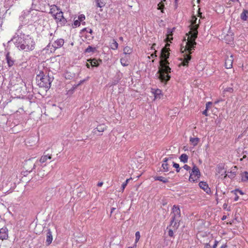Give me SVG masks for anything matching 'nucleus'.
<instances>
[{
    "instance_id": "nucleus-1",
    "label": "nucleus",
    "mask_w": 248,
    "mask_h": 248,
    "mask_svg": "<svg viewBox=\"0 0 248 248\" xmlns=\"http://www.w3.org/2000/svg\"><path fill=\"white\" fill-rule=\"evenodd\" d=\"M197 18L196 16H193L191 20L192 26L190 31L188 33H186V35L188 36L187 41L185 38L186 41V46L184 47V50L183 48H181V51L183 53L186 51V53L184 54V60L182 62V64L184 66L188 65L189 61L191 60V57L190 54L192 51L195 50L196 45L197 44L195 42V39L197 37L198 35V29L199 28V24L197 23Z\"/></svg>"
},
{
    "instance_id": "nucleus-2",
    "label": "nucleus",
    "mask_w": 248,
    "mask_h": 248,
    "mask_svg": "<svg viewBox=\"0 0 248 248\" xmlns=\"http://www.w3.org/2000/svg\"><path fill=\"white\" fill-rule=\"evenodd\" d=\"M169 46V44H167L166 46L161 50V57L162 60L160 62V68L158 71L159 78L161 82L165 83L169 81L170 78L169 74L170 73L171 69L168 65L169 62L167 61L170 55V49L167 48V46Z\"/></svg>"
},
{
    "instance_id": "nucleus-3",
    "label": "nucleus",
    "mask_w": 248,
    "mask_h": 248,
    "mask_svg": "<svg viewBox=\"0 0 248 248\" xmlns=\"http://www.w3.org/2000/svg\"><path fill=\"white\" fill-rule=\"evenodd\" d=\"M16 46L19 49L28 52L33 50L35 46V42L29 35L23 34L20 36H15L11 39Z\"/></svg>"
},
{
    "instance_id": "nucleus-4",
    "label": "nucleus",
    "mask_w": 248,
    "mask_h": 248,
    "mask_svg": "<svg viewBox=\"0 0 248 248\" xmlns=\"http://www.w3.org/2000/svg\"><path fill=\"white\" fill-rule=\"evenodd\" d=\"M171 214L170 226H172L174 229H177L179 226L180 221L181 212L179 207L175 205H173Z\"/></svg>"
},
{
    "instance_id": "nucleus-5",
    "label": "nucleus",
    "mask_w": 248,
    "mask_h": 248,
    "mask_svg": "<svg viewBox=\"0 0 248 248\" xmlns=\"http://www.w3.org/2000/svg\"><path fill=\"white\" fill-rule=\"evenodd\" d=\"M52 80L48 75L45 77H42L39 79L38 85L41 87H45L49 89L51 86V83Z\"/></svg>"
},
{
    "instance_id": "nucleus-6",
    "label": "nucleus",
    "mask_w": 248,
    "mask_h": 248,
    "mask_svg": "<svg viewBox=\"0 0 248 248\" xmlns=\"http://www.w3.org/2000/svg\"><path fill=\"white\" fill-rule=\"evenodd\" d=\"M53 17L57 22H59L61 26L64 25L67 22L66 19L63 17V12L61 10Z\"/></svg>"
},
{
    "instance_id": "nucleus-7",
    "label": "nucleus",
    "mask_w": 248,
    "mask_h": 248,
    "mask_svg": "<svg viewBox=\"0 0 248 248\" xmlns=\"http://www.w3.org/2000/svg\"><path fill=\"white\" fill-rule=\"evenodd\" d=\"M233 61V56L232 55L230 56H227L225 62V66L227 69L231 68L232 66V63Z\"/></svg>"
},
{
    "instance_id": "nucleus-8",
    "label": "nucleus",
    "mask_w": 248,
    "mask_h": 248,
    "mask_svg": "<svg viewBox=\"0 0 248 248\" xmlns=\"http://www.w3.org/2000/svg\"><path fill=\"white\" fill-rule=\"evenodd\" d=\"M8 238V230L6 227H3L0 229V239L6 240Z\"/></svg>"
},
{
    "instance_id": "nucleus-9",
    "label": "nucleus",
    "mask_w": 248,
    "mask_h": 248,
    "mask_svg": "<svg viewBox=\"0 0 248 248\" xmlns=\"http://www.w3.org/2000/svg\"><path fill=\"white\" fill-rule=\"evenodd\" d=\"M195 175L196 176L200 177L201 173L198 168L194 165L192 169V171L190 173V176L189 180H193V176Z\"/></svg>"
},
{
    "instance_id": "nucleus-10",
    "label": "nucleus",
    "mask_w": 248,
    "mask_h": 248,
    "mask_svg": "<svg viewBox=\"0 0 248 248\" xmlns=\"http://www.w3.org/2000/svg\"><path fill=\"white\" fill-rule=\"evenodd\" d=\"M64 42V40L62 39H57L53 43L52 46L55 48V49L60 48L63 45Z\"/></svg>"
},
{
    "instance_id": "nucleus-11",
    "label": "nucleus",
    "mask_w": 248,
    "mask_h": 248,
    "mask_svg": "<svg viewBox=\"0 0 248 248\" xmlns=\"http://www.w3.org/2000/svg\"><path fill=\"white\" fill-rule=\"evenodd\" d=\"M199 186L200 188L204 190L207 193H209L211 192L210 188L206 182L203 181L200 182L199 184Z\"/></svg>"
},
{
    "instance_id": "nucleus-12",
    "label": "nucleus",
    "mask_w": 248,
    "mask_h": 248,
    "mask_svg": "<svg viewBox=\"0 0 248 248\" xmlns=\"http://www.w3.org/2000/svg\"><path fill=\"white\" fill-rule=\"evenodd\" d=\"M53 240V236L52 234V232H51L50 230H48L47 232L46 233V245L49 246L52 241Z\"/></svg>"
},
{
    "instance_id": "nucleus-13",
    "label": "nucleus",
    "mask_w": 248,
    "mask_h": 248,
    "mask_svg": "<svg viewBox=\"0 0 248 248\" xmlns=\"http://www.w3.org/2000/svg\"><path fill=\"white\" fill-rule=\"evenodd\" d=\"M61 10L55 5H52L50 6V9L49 14H50L52 16H54L55 14H57V13H58Z\"/></svg>"
},
{
    "instance_id": "nucleus-14",
    "label": "nucleus",
    "mask_w": 248,
    "mask_h": 248,
    "mask_svg": "<svg viewBox=\"0 0 248 248\" xmlns=\"http://www.w3.org/2000/svg\"><path fill=\"white\" fill-rule=\"evenodd\" d=\"M170 160L168 157H165L163 159V162L162 164V171L167 172L169 171V164L167 163L168 161Z\"/></svg>"
},
{
    "instance_id": "nucleus-15",
    "label": "nucleus",
    "mask_w": 248,
    "mask_h": 248,
    "mask_svg": "<svg viewBox=\"0 0 248 248\" xmlns=\"http://www.w3.org/2000/svg\"><path fill=\"white\" fill-rule=\"evenodd\" d=\"M106 129V126L104 124H100L97 126V127L93 129V133L95 134H97V132H103Z\"/></svg>"
},
{
    "instance_id": "nucleus-16",
    "label": "nucleus",
    "mask_w": 248,
    "mask_h": 248,
    "mask_svg": "<svg viewBox=\"0 0 248 248\" xmlns=\"http://www.w3.org/2000/svg\"><path fill=\"white\" fill-rule=\"evenodd\" d=\"M6 59L7 61V62L8 63V65L9 67H11L13 65L14 63V61L11 58V57L10 56L9 52H7L6 55Z\"/></svg>"
},
{
    "instance_id": "nucleus-17",
    "label": "nucleus",
    "mask_w": 248,
    "mask_h": 248,
    "mask_svg": "<svg viewBox=\"0 0 248 248\" xmlns=\"http://www.w3.org/2000/svg\"><path fill=\"white\" fill-rule=\"evenodd\" d=\"M236 169V167H234V169H233L232 171L230 172H228L227 174H226L225 177L228 176V177L232 179L235 177L236 176V172L234 171V170Z\"/></svg>"
},
{
    "instance_id": "nucleus-18",
    "label": "nucleus",
    "mask_w": 248,
    "mask_h": 248,
    "mask_svg": "<svg viewBox=\"0 0 248 248\" xmlns=\"http://www.w3.org/2000/svg\"><path fill=\"white\" fill-rule=\"evenodd\" d=\"M189 141L191 145H192L193 146H195L197 145L199 142L200 141V139L197 137H190L189 139Z\"/></svg>"
},
{
    "instance_id": "nucleus-19",
    "label": "nucleus",
    "mask_w": 248,
    "mask_h": 248,
    "mask_svg": "<svg viewBox=\"0 0 248 248\" xmlns=\"http://www.w3.org/2000/svg\"><path fill=\"white\" fill-rule=\"evenodd\" d=\"M241 181L243 182H248V172L245 171L241 174Z\"/></svg>"
},
{
    "instance_id": "nucleus-20",
    "label": "nucleus",
    "mask_w": 248,
    "mask_h": 248,
    "mask_svg": "<svg viewBox=\"0 0 248 248\" xmlns=\"http://www.w3.org/2000/svg\"><path fill=\"white\" fill-rule=\"evenodd\" d=\"M240 18L242 20L246 21L248 18V11L243 10L242 13L241 14Z\"/></svg>"
},
{
    "instance_id": "nucleus-21",
    "label": "nucleus",
    "mask_w": 248,
    "mask_h": 248,
    "mask_svg": "<svg viewBox=\"0 0 248 248\" xmlns=\"http://www.w3.org/2000/svg\"><path fill=\"white\" fill-rule=\"evenodd\" d=\"M179 159L181 162L186 163L188 161V157L187 155L183 154L179 157Z\"/></svg>"
},
{
    "instance_id": "nucleus-22",
    "label": "nucleus",
    "mask_w": 248,
    "mask_h": 248,
    "mask_svg": "<svg viewBox=\"0 0 248 248\" xmlns=\"http://www.w3.org/2000/svg\"><path fill=\"white\" fill-rule=\"evenodd\" d=\"M124 54H130L132 53L133 52V49L131 47H130V46H126L125 47H124Z\"/></svg>"
},
{
    "instance_id": "nucleus-23",
    "label": "nucleus",
    "mask_w": 248,
    "mask_h": 248,
    "mask_svg": "<svg viewBox=\"0 0 248 248\" xmlns=\"http://www.w3.org/2000/svg\"><path fill=\"white\" fill-rule=\"evenodd\" d=\"M88 61L91 63V65L93 67H97L98 66L97 61L95 59H89Z\"/></svg>"
},
{
    "instance_id": "nucleus-24",
    "label": "nucleus",
    "mask_w": 248,
    "mask_h": 248,
    "mask_svg": "<svg viewBox=\"0 0 248 248\" xmlns=\"http://www.w3.org/2000/svg\"><path fill=\"white\" fill-rule=\"evenodd\" d=\"M110 46L111 49L116 50L118 48V44L114 39H113L112 42L110 43Z\"/></svg>"
},
{
    "instance_id": "nucleus-25",
    "label": "nucleus",
    "mask_w": 248,
    "mask_h": 248,
    "mask_svg": "<svg viewBox=\"0 0 248 248\" xmlns=\"http://www.w3.org/2000/svg\"><path fill=\"white\" fill-rule=\"evenodd\" d=\"M161 91L160 89L155 90L153 92V93L155 95V98H160V95H161Z\"/></svg>"
},
{
    "instance_id": "nucleus-26",
    "label": "nucleus",
    "mask_w": 248,
    "mask_h": 248,
    "mask_svg": "<svg viewBox=\"0 0 248 248\" xmlns=\"http://www.w3.org/2000/svg\"><path fill=\"white\" fill-rule=\"evenodd\" d=\"M46 75L45 74L44 72L41 70H38L37 72V76H36V80H38V82H39V79L41 78L42 77H45Z\"/></svg>"
},
{
    "instance_id": "nucleus-27",
    "label": "nucleus",
    "mask_w": 248,
    "mask_h": 248,
    "mask_svg": "<svg viewBox=\"0 0 248 248\" xmlns=\"http://www.w3.org/2000/svg\"><path fill=\"white\" fill-rule=\"evenodd\" d=\"M51 158V155L47 156V155L42 156L40 159V162L41 163H45L47 161L48 159H50Z\"/></svg>"
},
{
    "instance_id": "nucleus-28",
    "label": "nucleus",
    "mask_w": 248,
    "mask_h": 248,
    "mask_svg": "<svg viewBox=\"0 0 248 248\" xmlns=\"http://www.w3.org/2000/svg\"><path fill=\"white\" fill-rule=\"evenodd\" d=\"M155 180H158L161 182H163L164 183H166L168 182V180L167 179L165 178V177H163L162 176H156L155 177Z\"/></svg>"
},
{
    "instance_id": "nucleus-29",
    "label": "nucleus",
    "mask_w": 248,
    "mask_h": 248,
    "mask_svg": "<svg viewBox=\"0 0 248 248\" xmlns=\"http://www.w3.org/2000/svg\"><path fill=\"white\" fill-rule=\"evenodd\" d=\"M120 62L121 64L124 66H126L128 65V63L127 62V58H122L120 59Z\"/></svg>"
},
{
    "instance_id": "nucleus-30",
    "label": "nucleus",
    "mask_w": 248,
    "mask_h": 248,
    "mask_svg": "<svg viewBox=\"0 0 248 248\" xmlns=\"http://www.w3.org/2000/svg\"><path fill=\"white\" fill-rule=\"evenodd\" d=\"M97 6L98 7H102L105 5V1L106 0H95Z\"/></svg>"
},
{
    "instance_id": "nucleus-31",
    "label": "nucleus",
    "mask_w": 248,
    "mask_h": 248,
    "mask_svg": "<svg viewBox=\"0 0 248 248\" xmlns=\"http://www.w3.org/2000/svg\"><path fill=\"white\" fill-rule=\"evenodd\" d=\"M95 47H93L92 46H89L87 48L85 49V53H91L93 52L95 50Z\"/></svg>"
},
{
    "instance_id": "nucleus-32",
    "label": "nucleus",
    "mask_w": 248,
    "mask_h": 248,
    "mask_svg": "<svg viewBox=\"0 0 248 248\" xmlns=\"http://www.w3.org/2000/svg\"><path fill=\"white\" fill-rule=\"evenodd\" d=\"M135 237H136V238H135V244H136L137 245V243L138 242V241H139L140 237V232L139 231H138L136 232Z\"/></svg>"
},
{
    "instance_id": "nucleus-33",
    "label": "nucleus",
    "mask_w": 248,
    "mask_h": 248,
    "mask_svg": "<svg viewBox=\"0 0 248 248\" xmlns=\"http://www.w3.org/2000/svg\"><path fill=\"white\" fill-rule=\"evenodd\" d=\"M80 22L78 19L74 21V24H73V28H76L78 26H80Z\"/></svg>"
},
{
    "instance_id": "nucleus-34",
    "label": "nucleus",
    "mask_w": 248,
    "mask_h": 248,
    "mask_svg": "<svg viewBox=\"0 0 248 248\" xmlns=\"http://www.w3.org/2000/svg\"><path fill=\"white\" fill-rule=\"evenodd\" d=\"M164 7V5L162 3V2H159L158 4V8H157V9H159V10H161L162 12H163V9Z\"/></svg>"
},
{
    "instance_id": "nucleus-35",
    "label": "nucleus",
    "mask_w": 248,
    "mask_h": 248,
    "mask_svg": "<svg viewBox=\"0 0 248 248\" xmlns=\"http://www.w3.org/2000/svg\"><path fill=\"white\" fill-rule=\"evenodd\" d=\"M85 19V16L83 14H81V15H80L78 16V20L81 22L82 21H83V20H84Z\"/></svg>"
},
{
    "instance_id": "nucleus-36",
    "label": "nucleus",
    "mask_w": 248,
    "mask_h": 248,
    "mask_svg": "<svg viewBox=\"0 0 248 248\" xmlns=\"http://www.w3.org/2000/svg\"><path fill=\"white\" fill-rule=\"evenodd\" d=\"M168 234L170 237H173V232L172 230L170 229L168 232Z\"/></svg>"
},
{
    "instance_id": "nucleus-37",
    "label": "nucleus",
    "mask_w": 248,
    "mask_h": 248,
    "mask_svg": "<svg viewBox=\"0 0 248 248\" xmlns=\"http://www.w3.org/2000/svg\"><path fill=\"white\" fill-rule=\"evenodd\" d=\"M212 103L211 102H208L206 104V109L207 110L209 109V108L211 107Z\"/></svg>"
},
{
    "instance_id": "nucleus-38",
    "label": "nucleus",
    "mask_w": 248,
    "mask_h": 248,
    "mask_svg": "<svg viewBox=\"0 0 248 248\" xmlns=\"http://www.w3.org/2000/svg\"><path fill=\"white\" fill-rule=\"evenodd\" d=\"M173 167L176 168V169H179V165L176 163L172 162Z\"/></svg>"
},
{
    "instance_id": "nucleus-39",
    "label": "nucleus",
    "mask_w": 248,
    "mask_h": 248,
    "mask_svg": "<svg viewBox=\"0 0 248 248\" xmlns=\"http://www.w3.org/2000/svg\"><path fill=\"white\" fill-rule=\"evenodd\" d=\"M218 242L217 240H215L214 242V244L212 247V248H217V246Z\"/></svg>"
},
{
    "instance_id": "nucleus-40",
    "label": "nucleus",
    "mask_w": 248,
    "mask_h": 248,
    "mask_svg": "<svg viewBox=\"0 0 248 248\" xmlns=\"http://www.w3.org/2000/svg\"><path fill=\"white\" fill-rule=\"evenodd\" d=\"M183 168L186 170H190V167L187 165H185L183 166Z\"/></svg>"
},
{
    "instance_id": "nucleus-41",
    "label": "nucleus",
    "mask_w": 248,
    "mask_h": 248,
    "mask_svg": "<svg viewBox=\"0 0 248 248\" xmlns=\"http://www.w3.org/2000/svg\"><path fill=\"white\" fill-rule=\"evenodd\" d=\"M193 180H189V181L190 182H195V181H197V180L199 178H200V177H198V176H196L195 175H194V176H193Z\"/></svg>"
},
{
    "instance_id": "nucleus-42",
    "label": "nucleus",
    "mask_w": 248,
    "mask_h": 248,
    "mask_svg": "<svg viewBox=\"0 0 248 248\" xmlns=\"http://www.w3.org/2000/svg\"><path fill=\"white\" fill-rule=\"evenodd\" d=\"M225 91L226 92L232 93L233 92V90L232 88H226Z\"/></svg>"
},
{
    "instance_id": "nucleus-43",
    "label": "nucleus",
    "mask_w": 248,
    "mask_h": 248,
    "mask_svg": "<svg viewBox=\"0 0 248 248\" xmlns=\"http://www.w3.org/2000/svg\"><path fill=\"white\" fill-rule=\"evenodd\" d=\"M126 184L124 182L123 183V184H122V187H121V189H122V190L123 191L125 187V186H126Z\"/></svg>"
},
{
    "instance_id": "nucleus-44",
    "label": "nucleus",
    "mask_w": 248,
    "mask_h": 248,
    "mask_svg": "<svg viewBox=\"0 0 248 248\" xmlns=\"http://www.w3.org/2000/svg\"><path fill=\"white\" fill-rule=\"evenodd\" d=\"M204 248H212V247L209 243H206L204 245Z\"/></svg>"
},
{
    "instance_id": "nucleus-45",
    "label": "nucleus",
    "mask_w": 248,
    "mask_h": 248,
    "mask_svg": "<svg viewBox=\"0 0 248 248\" xmlns=\"http://www.w3.org/2000/svg\"><path fill=\"white\" fill-rule=\"evenodd\" d=\"M202 114L205 116H208V114H207V109H205L203 112Z\"/></svg>"
},
{
    "instance_id": "nucleus-46",
    "label": "nucleus",
    "mask_w": 248,
    "mask_h": 248,
    "mask_svg": "<svg viewBox=\"0 0 248 248\" xmlns=\"http://www.w3.org/2000/svg\"><path fill=\"white\" fill-rule=\"evenodd\" d=\"M116 208L115 207H112L111 209V211H110V216L112 215V214L113 213V212L116 210Z\"/></svg>"
},
{
    "instance_id": "nucleus-47",
    "label": "nucleus",
    "mask_w": 248,
    "mask_h": 248,
    "mask_svg": "<svg viewBox=\"0 0 248 248\" xmlns=\"http://www.w3.org/2000/svg\"><path fill=\"white\" fill-rule=\"evenodd\" d=\"M236 191L239 192V193L241 194V195H243L244 194V193L242 192V190H239V189H237L236 190Z\"/></svg>"
},
{
    "instance_id": "nucleus-48",
    "label": "nucleus",
    "mask_w": 248,
    "mask_h": 248,
    "mask_svg": "<svg viewBox=\"0 0 248 248\" xmlns=\"http://www.w3.org/2000/svg\"><path fill=\"white\" fill-rule=\"evenodd\" d=\"M227 246L226 244L222 245L220 248H226Z\"/></svg>"
},
{
    "instance_id": "nucleus-49",
    "label": "nucleus",
    "mask_w": 248,
    "mask_h": 248,
    "mask_svg": "<svg viewBox=\"0 0 248 248\" xmlns=\"http://www.w3.org/2000/svg\"><path fill=\"white\" fill-rule=\"evenodd\" d=\"M137 247V245L136 244H134L133 247H129L127 248H136Z\"/></svg>"
},
{
    "instance_id": "nucleus-50",
    "label": "nucleus",
    "mask_w": 248,
    "mask_h": 248,
    "mask_svg": "<svg viewBox=\"0 0 248 248\" xmlns=\"http://www.w3.org/2000/svg\"><path fill=\"white\" fill-rule=\"evenodd\" d=\"M103 185V182H99L98 183L97 186H101Z\"/></svg>"
},
{
    "instance_id": "nucleus-51",
    "label": "nucleus",
    "mask_w": 248,
    "mask_h": 248,
    "mask_svg": "<svg viewBox=\"0 0 248 248\" xmlns=\"http://www.w3.org/2000/svg\"><path fill=\"white\" fill-rule=\"evenodd\" d=\"M151 56L152 57V58H154V57H156V55H155V53H153L151 55Z\"/></svg>"
},
{
    "instance_id": "nucleus-52",
    "label": "nucleus",
    "mask_w": 248,
    "mask_h": 248,
    "mask_svg": "<svg viewBox=\"0 0 248 248\" xmlns=\"http://www.w3.org/2000/svg\"><path fill=\"white\" fill-rule=\"evenodd\" d=\"M151 56L152 57V58H154V57H156V55H155V53H153L151 55Z\"/></svg>"
},
{
    "instance_id": "nucleus-53",
    "label": "nucleus",
    "mask_w": 248,
    "mask_h": 248,
    "mask_svg": "<svg viewBox=\"0 0 248 248\" xmlns=\"http://www.w3.org/2000/svg\"><path fill=\"white\" fill-rule=\"evenodd\" d=\"M231 0L232 2H237L240 3V1H239V0Z\"/></svg>"
},
{
    "instance_id": "nucleus-54",
    "label": "nucleus",
    "mask_w": 248,
    "mask_h": 248,
    "mask_svg": "<svg viewBox=\"0 0 248 248\" xmlns=\"http://www.w3.org/2000/svg\"><path fill=\"white\" fill-rule=\"evenodd\" d=\"M130 180V179H127V180L124 182V183H125L126 185H127V183H128V181H129Z\"/></svg>"
},
{
    "instance_id": "nucleus-55",
    "label": "nucleus",
    "mask_w": 248,
    "mask_h": 248,
    "mask_svg": "<svg viewBox=\"0 0 248 248\" xmlns=\"http://www.w3.org/2000/svg\"><path fill=\"white\" fill-rule=\"evenodd\" d=\"M91 65V63H86V66L88 67V68H90V66Z\"/></svg>"
},
{
    "instance_id": "nucleus-56",
    "label": "nucleus",
    "mask_w": 248,
    "mask_h": 248,
    "mask_svg": "<svg viewBox=\"0 0 248 248\" xmlns=\"http://www.w3.org/2000/svg\"><path fill=\"white\" fill-rule=\"evenodd\" d=\"M155 46V44H154L151 47V49H154V50L155 49V48H154V46Z\"/></svg>"
},
{
    "instance_id": "nucleus-57",
    "label": "nucleus",
    "mask_w": 248,
    "mask_h": 248,
    "mask_svg": "<svg viewBox=\"0 0 248 248\" xmlns=\"http://www.w3.org/2000/svg\"><path fill=\"white\" fill-rule=\"evenodd\" d=\"M89 33H90L91 34H92V32H93V31H92V30L90 29V30H89Z\"/></svg>"
},
{
    "instance_id": "nucleus-58",
    "label": "nucleus",
    "mask_w": 248,
    "mask_h": 248,
    "mask_svg": "<svg viewBox=\"0 0 248 248\" xmlns=\"http://www.w3.org/2000/svg\"><path fill=\"white\" fill-rule=\"evenodd\" d=\"M180 170H181V168L179 167V169H176V171H177V172H179V171H180Z\"/></svg>"
},
{
    "instance_id": "nucleus-59",
    "label": "nucleus",
    "mask_w": 248,
    "mask_h": 248,
    "mask_svg": "<svg viewBox=\"0 0 248 248\" xmlns=\"http://www.w3.org/2000/svg\"><path fill=\"white\" fill-rule=\"evenodd\" d=\"M238 199V196L236 197L235 198L234 201H237Z\"/></svg>"
},
{
    "instance_id": "nucleus-60",
    "label": "nucleus",
    "mask_w": 248,
    "mask_h": 248,
    "mask_svg": "<svg viewBox=\"0 0 248 248\" xmlns=\"http://www.w3.org/2000/svg\"><path fill=\"white\" fill-rule=\"evenodd\" d=\"M246 157H247L246 155H244L243 156V158H242V159H241V160H242L243 159H244V158H246Z\"/></svg>"
},
{
    "instance_id": "nucleus-61",
    "label": "nucleus",
    "mask_w": 248,
    "mask_h": 248,
    "mask_svg": "<svg viewBox=\"0 0 248 248\" xmlns=\"http://www.w3.org/2000/svg\"><path fill=\"white\" fill-rule=\"evenodd\" d=\"M119 39H120V40H121V41H123V38L122 37H120L119 38Z\"/></svg>"
},
{
    "instance_id": "nucleus-62",
    "label": "nucleus",
    "mask_w": 248,
    "mask_h": 248,
    "mask_svg": "<svg viewBox=\"0 0 248 248\" xmlns=\"http://www.w3.org/2000/svg\"><path fill=\"white\" fill-rule=\"evenodd\" d=\"M226 206H227V204L226 203L224 204V205H223L224 208H225V207H226Z\"/></svg>"
},
{
    "instance_id": "nucleus-63",
    "label": "nucleus",
    "mask_w": 248,
    "mask_h": 248,
    "mask_svg": "<svg viewBox=\"0 0 248 248\" xmlns=\"http://www.w3.org/2000/svg\"><path fill=\"white\" fill-rule=\"evenodd\" d=\"M201 14H202V13H199V16H201Z\"/></svg>"
},
{
    "instance_id": "nucleus-64",
    "label": "nucleus",
    "mask_w": 248,
    "mask_h": 248,
    "mask_svg": "<svg viewBox=\"0 0 248 248\" xmlns=\"http://www.w3.org/2000/svg\"><path fill=\"white\" fill-rule=\"evenodd\" d=\"M225 218V217L224 216L223 217L222 220H224Z\"/></svg>"
}]
</instances>
